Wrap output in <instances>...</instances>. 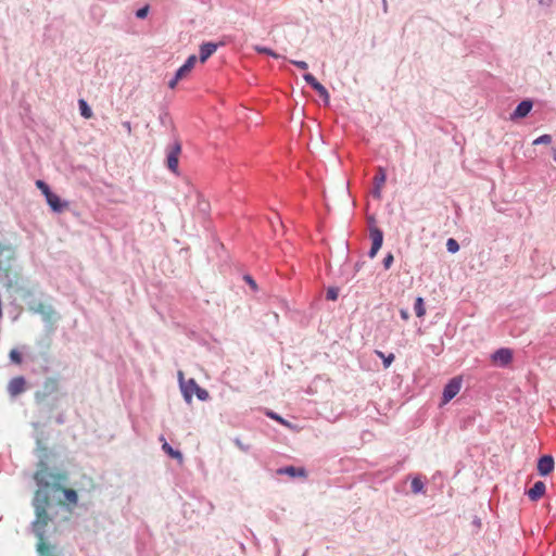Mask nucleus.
Segmentation results:
<instances>
[{
    "label": "nucleus",
    "instance_id": "1",
    "mask_svg": "<svg viewBox=\"0 0 556 556\" xmlns=\"http://www.w3.org/2000/svg\"><path fill=\"white\" fill-rule=\"evenodd\" d=\"M34 479L37 482L39 489L37 491L46 492L49 495V489L54 491L63 492L65 502L71 505H76L78 496L75 490L63 488L61 484L67 479L64 472H52L49 470L48 465L45 462L38 464V469L34 475ZM50 498V496H48Z\"/></svg>",
    "mask_w": 556,
    "mask_h": 556
},
{
    "label": "nucleus",
    "instance_id": "2",
    "mask_svg": "<svg viewBox=\"0 0 556 556\" xmlns=\"http://www.w3.org/2000/svg\"><path fill=\"white\" fill-rule=\"evenodd\" d=\"M48 506L49 497L47 493L42 491H36L34 496L36 519L33 522V530L38 539L37 551L40 556H52L51 547L45 540L46 527L50 521V517L47 513Z\"/></svg>",
    "mask_w": 556,
    "mask_h": 556
},
{
    "label": "nucleus",
    "instance_id": "3",
    "mask_svg": "<svg viewBox=\"0 0 556 556\" xmlns=\"http://www.w3.org/2000/svg\"><path fill=\"white\" fill-rule=\"evenodd\" d=\"M182 394L188 403L191 402L193 394L201 401H206L210 397L208 392L201 388L192 378L182 382Z\"/></svg>",
    "mask_w": 556,
    "mask_h": 556
},
{
    "label": "nucleus",
    "instance_id": "4",
    "mask_svg": "<svg viewBox=\"0 0 556 556\" xmlns=\"http://www.w3.org/2000/svg\"><path fill=\"white\" fill-rule=\"evenodd\" d=\"M462 382L463 380L460 377H454L448 381V383L444 387L443 390V404L448 403L459 393L462 389Z\"/></svg>",
    "mask_w": 556,
    "mask_h": 556
},
{
    "label": "nucleus",
    "instance_id": "5",
    "mask_svg": "<svg viewBox=\"0 0 556 556\" xmlns=\"http://www.w3.org/2000/svg\"><path fill=\"white\" fill-rule=\"evenodd\" d=\"M7 389L11 397H16L27 390V382L24 377L17 376L9 381Z\"/></svg>",
    "mask_w": 556,
    "mask_h": 556
},
{
    "label": "nucleus",
    "instance_id": "6",
    "mask_svg": "<svg viewBox=\"0 0 556 556\" xmlns=\"http://www.w3.org/2000/svg\"><path fill=\"white\" fill-rule=\"evenodd\" d=\"M59 391V380L56 378H47L43 382V391L36 392L35 399L37 402L42 401L46 396L56 393Z\"/></svg>",
    "mask_w": 556,
    "mask_h": 556
},
{
    "label": "nucleus",
    "instance_id": "7",
    "mask_svg": "<svg viewBox=\"0 0 556 556\" xmlns=\"http://www.w3.org/2000/svg\"><path fill=\"white\" fill-rule=\"evenodd\" d=\"M34 311L40 314L42 319L50 325H53L58 319V314L50 304L38 303Z\"/></svg>",
    "mask_w": 556,
    "mask_h": 556
},
{
    "label": "nucleus",
    "instance_id": "8",
    "mask_svg": "<svg viewBox=\"0 0 556 556\" xmlns=\"http://www.w3.org/2000/svg\"><path fill=\"white\" fill-rule=\"evenodd\" d=\"M304 80L324 99L329 102L330 96L328 90L309 73L303 76Z\"/></svg>",
    "mask_w": 556,
    "mask_h": 556
},
{
    "label": "nucleus",
    "instance_id": "9",
    "mask_svg": "<svg viewBox=\"0 0 556 556\" xmlns=\"http://www.w3.org/2000/svg\"><path fill=\"white\" fill-rule=\"evenodd\" d=\"M46 200H47V203L49 204V206L51 207L52 211L56 212V213H61L63 212L65 208H67L68 206V203L67 202H63L61 201V199L59 198V195H56L55 193H53L52 191H50L47 195H46Z\"/></svg>",
    "mask_w": 556,
    "mask_h": 556
},
{
    "label": "nucleus",
    "instance_id": "10",
    "mask_svg": "<svg viewBox=\"0 0 556 556\" xmlns=\"http://www.w3.org/2000/svg\"><path fill=\"white\" fill-rule=\"evenodd\" d=\"M554 470V458L551 455L542 456L538 462V471L541 476H547Z\"/></svg>",
    "mask_w": 556,
    "mask_h": 556
},
{
    "label": "nucleus",
    "instance_id": "11",
    "mask_svg": "<svg viewBox=\"0 0 556 556\" xmlns=\"http://www.w3.org/2000/svg\"><path fill=\"white\" fill-rule=\"evenodd\" d=\"M513 359V353L509 349H500L492 355V361L501 366L509 364Z\"/></svg>",
    "mask_w": 556,
    "mask_h": 556
},
{
    "label": "nucleus",
    "instance_id": "12",
    "mask_svg": "<svg viewBox=\"0 0 556 556\" xmlns=\"http://www.w3.org/2000/svg\"><path fill=\"white\" fill-rule=\"evenodd\" d=\"M370 238L372 241L371 249L369 251V256L372 258L376 256L377 252L380 250L383 241L382 231L379 229H374L370 232Z\"/></svg>",
    "mask_w": 556,
    "mask_h": 556
},
{
    "label": "nucleus",
    "instance_id": "13",
    "mask_svg": "<svg viewBox=\"0 0 556 556\" xmlns=\"http://www.w3.org/2000/svg\"><path fill=\"white\" fill-rule=\"evenodd\" d=\"M195 63H197V56L190 55L188 58V60L186 61V63L182 66H180L178 68V71L176 72L177 78H181V79L187 78L189 76V74L191 73V71L193 70Z\"/></svg>",
    "mask_w": 556,
    "mask_h": 556
},
{
    "label": "nucleus",
    "instance_id": "14",
    "mask_svg": "<svg viewBox=\"0 0 556 556\" xmlns=\"http://www.w3.org/2000/svg\"><path fill=\"white\" fill-rule=\"evenodd\" d=\"M387 175L383 167H378V173L374 178L375 181V190H374V197L380 198L381 197V189L386 182Z\"/></svg>",
    "mask_w": 556,
    "mask_h": 556
},
{
    "label": "nucleus",
    "instance_id": "15",
    "mask_svg": "<svg viewBox=\"0 0 556 556\" xmlns=\"http://www.w3.org/2000/svg\"><path fill=\"white\" fill-rule=\"evenodd\" d=\"M179 153H180V146L176 144L167 155V166L173 173L178 172Z\"/></svg>",
    "mask_w": 556,
    "mask_h": 556
},
{
    "label": "nucleus",
    "instance_id": "16",
    "mask_svg": "<svg viewBox=\"0 0 556 556\" xmlns=\"http://www.w3.org/2000/svg\"><path fill=\"white\" fill-rule=\"evenodd\" d=\"M545 489L546 486L543 481H536L527 494L531 501H538L544 495Z\"/></svg>",
    "mask_w": 556,
    "mask_h": 556
},
{
    "label": "nucleus",
    "instance_id": "17",
    "mask_svg": "<svg viewBox=\"0 0 556 556\" xmlns=\"http://www.w3.org/2000/svg\"><path fill=\"white\" fill-rule=\"evenodd\" d=\"M532 109V102L525 100L520 102L514 111L511 118H522L529 114Z\"/></svg>",
    "mask_w": 556,
    "mask_h": 556
},
{
    "label": "nucleus",
    "instance_id": "18",
    "mask_svg": "<svg viewBox=\"0 0 556 556\" xmlns=\"http://www.w3.org/2000/svg\"><path fill=\"white\" fill-rule=\"evenodd\" d=\"M217 45L213 42H205L200 47V61L204 63L213 53H215Z\"/></svg>",
    "mask_w": 556,
    "mask_h": 556
},
{
    "label": "nucleus",
    "instance_id": "19",
    "mask_svg": "<svg viewBox=\"0 0 556 556\" xmlns=\"http://www.w3.org/2000/svg\"><path fill=\"white\" fill-rule=\"evenodd\" d=\"M161 441H163L162 448L163 451L169 455L170 457L178 459L179 462H182V454L179 451L174 450L164 439V437H161Z\"/></svg>",
    "mask_w": 556,
    "mask_h": 556
},
{
    "label": "nucleus",
    "instance_id": "20",
    "mask_svg": "<svg viewBox=\"0 0 556 556\" xmlns=\"http://www.w3.org/2000/svg\"><path fill=\"white\" fill-rule=\"evenodd\" d=\"M78 105L83 117L89 119L93 116L91 109L84 99L78 100Z\"/></svg>",
    "mask_w": 556,
    "mask_h": 556
},
{
    "label": "nucleus",
    "instance_id": "21",
    "mask_svg": "<svg viewBox=\"0 0 556 556\" xmlns=\"http://www.w3.org/2000/svg\"><path fill=\"white\" fill-rule=\"evenodd\" d=\"M285 473L291 477H305L306 471L304 468H295L293 466H289L282 470Z\"/></svg>",
    "mask_w": 556,
    "mask_h": 556
},
{
    "label": "nucleus",
    "instance_id": "22",
    "mask_svg": "<svg viewBox=\"0 0 556 556\" xmlns=\"http://www.w3.org/2000/svg\"><path fill=\"white\" fill-rule=\"evenodd\" d=\"M414 309H415V313L417 315V317H422L425 316L426 314V308H425V303H424V299L418 296L415 301V305H414Z\"/></svg>",
    "mask_w": 556,
    "mask_h": 556
},
{
    "label": "nucleus",
    "instance_id": "23",
    "mask_svg": "<svg viewBox=\"0 0 556 556\" xmlns=\"http://www.w3.org/2000/svg\"><path fill=\"white\" fill-rule=\"evenodd\" d=\"M376 354L382 359L384 368H389L394 361V354L392 353L384 355L381 351H376Z\"/></svg>",
    "mask_w": 556,
    "mask_h": 556
},
{
    "label": "nucleus",
    "instance_id": "24",
    "mask_svg": "<svg viewBox=\"0 0 556 556\" xmlns=\"http://www.w3.org/2000/svg\"><path fill=\"white\" fill-rule=\"evenodd\" d=\"M254 49L258 53H264V54L270 55V56H273L275 59L280 58V55L278 53H276L274 50H271L269 48L261 47V46H255Z\"/></svg>",
    "mask_w": 556,
    "mask_h": 556
},
{
    "label": "nucleus",
    "instance_id": "25",
    "mask_svg": "<svg viewBox=\"0 0 556 556\" xmlns=\"http://www.w3.org/2000/svg\"><path fill=\"white\" fill-rule=\"evenodd\" d=\"M412 491L414 493L422 492L424 490V482L419 478H414L410 483Z\"/></svg>",
    "mask_w": 556,
    "mask_h": 556
},
{
    "label": "nucleus",
    "instance_id": "26",
    "mask_svg": "<svg viewBox=\"0 0 556 556\" xmlns=\"http://www.w3.org/2000/svg\"><path fill=\"white\" fill-rule=\"evenodd\" d=\"M446 248H447L448 252L456 253L459 250V244H458V242L455 239L450 238L446 241Z\"/></svg>",
    "mask_w": 556,
    "mask_h": 556
},
{
    "label": "nucleus",
    "instance_id": "27",
    "mask_svg": "<svg viewBox=\"0 0 556 556\" xmlns=\"http://www.w3.org/2000/svg\"><path fill=\"white\" fill-rule=\"evenodd\" d=\"M552 137L549 135H542L533 141V144H549Z\"/></svg>",
    "mask_w": 556,
    "mask_h": 556
},
{
    "label": "nucleus",
    "instance_id": "28",
    "mask_svg": "<svg viewBox=\"0 0 556 556\" xmlns=\"http://www.w3.org/2000/svg\"><path fill=\"white\" fill-rule=\"evenodd\" d=\"M36 186L43 193L45 197L51 191L49 186L42 180H37Z\"/></svg>",
    "mask_w": 556,
    "mask_h": 556
},
{
    "label": "nucleus",
    "instance_id": "29",
    "mask_svg": "<svg viewBox=\"0 0 556 556\" xmlns=\"http://www.w3.org/2000/svg\"><path fill=\"white\" fill-rule=\"evenodd\" d=\"M339 295V290L337 288H329L327 290L326 298L330 301H336Z\"/></svg>",
    "mask_w": 556,
    "mask_h": 556
},
{
    "label": "nucleus",
    "instance_id": "30",
    "mask_svg": "<svg viewBox=\"0 0 556 556\" xmlns=\"http://www.w3.org/2000/svg\"><path fill=\"white\" fill-rule=\"evenodd\" d=\"M10 358L13 363L20 365L22 363V356L18 351L11 350L10 352Z\"/></svg>",
    "mask_w": 556,
    "mask_h": 556
},
{
    "label": "nucleus",
    "instance_id": "31",
    "mask_svg": "<svg viewBox=\"0 0 556 556\" xmlns=\"http://www.w3.org/2000/svg\"><path fill=\"white\" fill-rule=\"evenodd\" d=\"M394 258H393V255L391 253H389L384 258H383V266L386 269H389L393 263Z\"/></svg>",
    "mask_w": 556,
    "mask_h": 556
},
{
    "label": "nucleus",
    "instance_id": "32",
    "mask_svg": "<svg viewBox=\"0 0 556 556\" xmlns=\"http://www.w3.org/2000/svg\"><path fill=\"white\" fill-rule=\"evenodd\" d=\"M149 7H143L136 12L138 18H144L148 15Z\"/></svg>",
    "mask_w": 556,
    "mask_h": 556
},
{
    "label": "nucleus",
    "instance_id": "33",
    "mask_svg": "<svg viewBox=\"0 0 556 556\" xmlns=\"http://www.w3.org/2000/svg\"><path fill=\"white\" fill-rule=\"evenodd\" d=\"M291 63L301 70H307V67H308V64L304 61H294L293 60V61H291Z\"/></svg>",
    "mask_w": 556,
    "mask_h": 556
},
{
    "label": "nucleus",
    "instance_id": "34",
    "mask_svg": "<svg viewBox=\"0 0 556 556\" xmlns=\"http://www.w3.org/2000/svg\"><path fill=\"white\" fill-rule=\"evenodd\" d=\"M244 280L249 283V286L253 289V290H256L257 289V286H256V282L253 280V278L249 275L244 276Z\"/></svg>",
    "mask_w": 556,
    "mask_h": 556
},
{
    "label": "nucleus",
    "instance_id": "35",
    "mask_svg": "<svg viewBox=\"0 0 556 556\" xmlns=\"http://www.w3.org/2000/svg\"><path fill=\"white\" fill-rule=\"evenodd\" d=\"M179 80H181V78H177V74H175V76L173 77V79H172V80H169V83H168V87H169L170 89H174V88L177 86V84H178V81H179Z\"/></svg>",
    "mask_w": 556,
    "mask_h": 556
},
{
    "label": "nucleus",
    "instance_id": "36",
    "mask_svg": "<svg viewBox=\"0 0 556 556\" xmlns=\"http://www.w3.org/2000/svg\"><path fill=\"white\" fill-rule=\"evenodd\" d=\"M400 314H401V317L404 319V320H407L409 318V314L407 312V309H401L400 311Z\"/></svg>",
    "mask_w": 556,
    "mask_h": 556
},
{
    "label": "nucleus",
    "instance_id": "37",
    "mask_svg": "<svg viewBox=\"0 0 556 556\" xmlns=\"http://www.w3.org/2000/svg\"><path fill=\"white\" fill-rule=\"evenodd\" d=\"M268 415H269L273 419L278 420V421H279V422H281V424H286V422H285V420H283L281 417H279L278 415H276V414H274V413H270V414H268Z\"/></svg>",
    "mask_w": 556,
    "mask_h": 556
},
{
    "label": "nucleus",
    "instance_id": "38",
    "mask_svg": "<svg viewBox=\"0 0 556 556\" xmlns=\"http://www.w3.org/2000/svg\"><path fill=\"white\" fill-rule=\"evenodd\" d=\"M236 445L241 448L242 451H248V446H244L239 439H236L235 441Z\"/></svg>",
    "mask_w": 556,
    "mask_h": 556
},
{
    "label": "nucleus",
    "instance_id": "39",
    "mask_svg": "<svg viewBox=\"0 0 556 556\" xmlns=\"http://www.w3.org/2000/svg\"><path fill=\"white\" fill-rule=\"evenodd\" d=\"M178 379H179V382H180V388L182 389V382L187 381V380L184 379V372L182 371H178Z\"/></svg>",
    "mask_w": 556,
    "mask_h": 556
},
{
    "label": "nucleus",
    "instance_id": "40",
    "mask_svg": "<svg viewBox=\"0 0 556 556\" xmlns=\"http://www.w3.org/2000/svg\"><path fill=\"white\" fill-rule=\"evenodd\" d=\"M123 126L126 128L128 134H131V125L129 122H124Z\"/></svg>",
    "mask_w": 556,
    "mask_h": 556
},
{
    "label": "nucleus",
    "instance_id": "41",
    "mask_svg": "<svg viewBox=\"0 0 556 556\" xmlns=\"http://www.w3.org/2000/svg\"><path fill=\"white\" fill-rule=\"evenodd\" d=\"M552 1H553V0H539V3H540L541 5H546V7H548V5H551Z\"/></svg>",
    "mask_w": 556,
    "mask_h": 556
},
{
    "label": "nucleus",
    "instance_id": "42",
    "mask_svg": "<svg viewBox=\"0 0 556 556\" xmlns=\"http://www.w3.org/2000/svg\"><path fill=\"white\" fill-rule=\"evenodd\" d=\"M554 160L556 161V153L554 154Z\"/></svg>",
    "mask_w": 556,
    "mask_h": 556
}]
</instances>
